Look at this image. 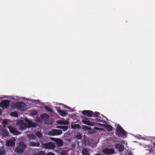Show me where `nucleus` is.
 Wrapping results in <instances>:
<instances>
[{
  "mask_svg": "<svg viewBox=\"0 0 155 155\" xmlns=\"http://www.w3.org/2000/svg\"><path fill=\"white\" fill-rule=\"evenodd\" d=\"M153 145L155 147V142L153 143Z\"/></svg>",
  "mask_w": 155,
  "mask_h": 155,
  "instance_id": "nucleus-43",
  "label": "nucleus"
},
{
  "mask_svg": "<svg viewBox=\"0 0 155 155\" xmlns=\"http://www.w3.org/2000/svg\"><path fill=\"white\" fill-rule=\"evenodd\" d=\"M45 109L47 110L48 111H51V109L50 108H49L47 106H45Z\"/></svg>",
  "mask_w": 155,
  "mask_h": 155,
  "instance_id": "nucleus-34",
  "label": "nucleus"
},
{
  "mask_svg": "<svg viewBox=\"0 0 155 155\" xmlns=\"http://www.w3.org/2000/svg\"><path fill=\"white\" fill-rule=\"evenodd\" d=\"M44 146L45 148L47 149H53L55 147V144L51 142L44 144Z\"/></svg>",
  "mask_w": 155,
  "mask_h": 155,
  "instance_id": "nucleus-7",
  "label": "nucleus"
},
{
  "mask_svg": "<svg viewBox=\"0 0 155 155\" xmlns=\"http://www.w3.org/2000/svg\"><path fill=\"white\" fill-rule=\"evenodd\" d=\"M5 150L0 149V155H5Z\"/></svg>",
  "mask_w": 155,
  "mask_h": 155,
  "instance_id": "nucleus-29",
  "label": "nucleus"
},
{
  "mask_svg": "<svg viewBox=\"0 0 155 155\" xmlns=\"http://www.w3.org/2000/svg\"><path fill=\"white\" fill-rule=\"evenodd\" d=\"M10 101L8 100H5L2 101L0 103V107L2 108H6L9 106Z\"/></svg>",
  "mask_w": 155,
  "mask_h": 155,
  "instance_id": "nucleus-5",
  "label": "nucleus"
},
{
  "mask_svg": "<svg viewBox=\"0 0 155 155\" xmlns=\"http://www.w3.org/2000/svg\"><path fill=\"white\" fill-rule=\"evenodd\" d=\"M55 108L57 109V112L62 116H64L67 114V113L65 111L61 110V108L59 107H55Z\"/></svg>",
  "mask_w": 155,
  "mask_h": 155,
  "instance_id": "nucleus-13",
  "label": "nucleus"
},
{
  "mask_svg": "<svg viewBox=\"0 0 155 155\" xmlns=\"http://www.w3.org/2000/svg\"><path fill=\"white\" fill-rule=\"evenodd\" d=\"M146 150L148 151H149V153L152 154H153L155 153V150L153 149V148H151L149 149H146Z\"/></svg>",
  "mask_w": 155,
  "mask_h": 155,
  "instance_id": "nucleus-22",
  "label": "nucleus"
},
{
  "mask_svg": "<svg viewBox=\"0 0 155 155\" xmlns=\"http://www.w3.org/2000/svg\"><path fill=\"white\" fill-rule=\"evenodd\" d=\"M71 127V128L73 129L80 128V126L78 124H74L73 125H72Z\"/></svg>",
  "mask_w": 155,
  "mask_h": 155,
  "instance_id": "nucleus-24",
  "label": "nucleus"
},
{
  "mask_svg": "<svg viewBox=\"0 0 155 155\" xmlns=\"http://www.w3.org/2000/svg\"><path fill=\"white\" fill-rule=\"evenodd\" d=\"M102 152L106 155H112L114 153L115 150L113 148H106L103 150Z\"/></svg>",
  "mask_w": 155,
  "mask_h": 155,
  "instance_id": "nucleus-6",
  "label": "nucleus"
},
{
  "mask_svg": "<svg viewBox=\"0 0 155 155\" xmlns=\"http://www.w3.org/2000/svg\"><path fill=\"white\" fill-rule=\"evenodd\" d=\"M75 137L78 140H81L82 138V136L80 134H79L76 135L75 136Z\"/></svg>",
  "mask_w": 155,
  "mask_h": 155,
  "instance_id": "nucleus-28",
  "label": "nucleus"
},
{
  "mask_svg": "<svg viewBox=\"0 0 155 155\" xmlns=\"http://www.w3.org/2000/svg\"><path fill=\"white\" fill-rule=\"evenodd\" d=\"M100 124L104 126L105 127L107 130L108 131H111L113 130V127L110 125H105L102 124Z\"/></svg>",
  "mask_w": 155,
  "mask_h": 155,
  "instance_id": "nucleus-16",
  "label": "nucleus"
},
{
  "mask_svg": "<svg viewBox=\"0 0 155 155\" xmlns=\"http://www.w3.org/2000/svg\"><path fill=\"white\" fill-rule=\"evenodd\" d=\"M83 129L84 130H88L91 129V128L87 126L84 125L83 126Z\"/></svg>",
  "mask_w": 155,
  "mask_h": 155,
  "instance_id": "nucleus-32",
  "label": "nucleus"
},
{
  "mask_svg": "<svg viewBox=\"0 0 155 155\" xmlns=\"http://www.w3.org/2000/svg\"><path fill=\"white\" fill-rule=\"evenodd\" d=\"M36 113H37V112H36H36H35V114H36Z\"/></svg>",
  "mask_w": 155,
  "mask_h": 155,
  "instance_id": "nucleus-47",
  "label": "nucleus"
},
{
  "mask_svg": "<svg viewBox=\"0 0 155 155\" xmlns=\"http://www.w3.org/2000/svg\"><path fill=\"white\" fill-rule=\"evenodd\" d=\"M26 122L28 123V127L29 128L35 127L37 126V124L31 120H30L28 119L26 120Z\"/></svg>",
  "mask_w": 155,
  "mask_h": 155,
  "instance_id": "nucleus-10",
  "label": "nucleus"
},
{
  "mask_svg": "<svg viewBox=\"0 0 155 155\" xmlns=\"http://www.w3.org/2000/svg\"><path fill=\"white\" fill-rule=\"evenodd\" d=\"M116 131V134L119 137L126 136V131L119 124H118L117 126Z\"/></svg>",
  "mask_w": 155,
  "mask_h": 155,
  "instance_id": "nucleus-2",
  "label": "nucleus"
},
{
  "mask_svg": "<svg viewBox=\"0 0 155 155\" xmlns=\"http://www.w3.org/2000/svg\"><path fill=\"white\" fill-rule=\"evenodd\" d=\"M68 128V127L67 126H63L62 129L64 131H66Z\"/></svg>",
  "mask_w": 155,
  "mask_h": 155,
  "instance_id": "nucleus-33",
  "label": "nucleus"
},
{
  "mask_svg": "<svg viewBox=\"0 0 155 155\" xmlns=\"http://www.w3.org/2000/svg\"><path fill=\"white\" fill-rule=\"evenodd\" d=\"M33 155H45V151H41L38 152L37 153L34 154Z\"/></svg>",
  "mask_w": 155,
  "mask_h": 155,
  "instance_id": "nucleus-25",
  "label": "nucleus"
},
{
  "mask_svg": "<svg viewBox=\"0 0 155 155\" xmlns=\"http://www.w3.org/2000/svg\"><path fill=\"white\" fill-rule=\"evenodd\" d=\"M2 123L4 125H6L8 124V122L7 120H4L2 121Z\"/></svg>",
  "mask_w": 155,
  "mask_h": 155,
  "instance_id": "nucleus-35",
  "label": "nucleus"
},
{
  "mask_svg": "<svg viewBox=\"0 0 155 155\" xmlns=\"http://www.w3.org/2000/svg\"><path fill=\"white\" fill-rule=\"evenodd\" d=\"M95 155H104L101 154L97 153V154H96Z\"/></svg>",
  "mask_w": 155,
  "mask_h": 155,
  "instance_id": "nucleus-40",
  "label": "nucleus"
},
{
  "mask_svg": "<svg viewBox=\"0 0 155 155\" xmlns=\"http://www.w3.org/2000/svg\"><path fill=\"white\" fill-rule=\"evenodd\" d=\"M64 107L68 109H69L70 108V107H68L66 105L64 106Z\"/></svg>",
  "mask_w": 155,
  "mask_h": 155,
  "instance_id": "nucleus-38",
  "label": "nucleus"
},
{
  "mask_svg": "<svg viewBox=\"0 0 155 155\" xmlns=\"http://www.w3.org/2000/svg\"><path fill=\"white\" fill-rule=\"evenodd\" d=\"M63 126H58L56 127L57 128H58V129H62Z\"/></svg>",
  "mask_w": 155,
  "mask_h": 155,
  "instance_id": "nucleus-37",
  "label": "nucleus"
},
{
  "mask_svg": "<svg viewBox=\"0 0 155 155\" xmlns=\"http://www.w3.org/2000/svg\"><path fill=\"white\" fill-rule=\"evenodd\" d=\"M26 145L23 142L19 143V146L15 149V152L18 154H21L24 151L25 149L26 148Z\"/></svg>",
  "mask_w": 155,
  "mask_h": 155,
  "instance_id": "nucleus-1",
  "label": "nucleus"
},
{
  "mask_svg": "<svg viewBox=\"0 0 155 155\" xmlns=\"http://www.w3.org/2000/svg\"><path fill=\"white\" fill-rule=\"evenodd\" d=\"M82 114L84 115L91 117L93 116V112L90 110H84L82 111Z\"/></svg>",
  "mask_w": 155,
  "mask_h": 155,
  "instance_id": "nucleus-11",
  "label": "nucleus"
},
{
  "mask_svg": "<svg viewBox=\"0 0 155 155\" xmlns=\"http://www.w3.org/2000/svg\"><path fill=\"white\" fill-rule=\"evenodd\" d=\"M62 131L59 130L54 129L48 133V134L50 136L59 135L62 134Z\"/></svg>",
  "mask_w": 155,
  "mask_h": 155,
  "instance_id": "nucleus-4",
  "label": "nucleus"
},
{
  "mask_svg": "<svg viewBox=\"0 0 155 155\" xmlns=\"http://www.w3.org/2000/svg\"><path fill=\"white\" fill-rule=\"evenodd\" d=\"M82 121L84 124L88 125L90 126H94V123L88 120V118L87 117H84V119L82 120Z\"/></svg>",
  "mask_w": 155,
  "mask_h": 155,
  "instance_id": "nucleus-9",
  "label": "nucleus"
},
{
  "mask_svg": "<svg viewBox=\"0 0 155 155\" xmlns=\"http://www.w3.org/2000/svg\"><path fill=\"white\" fill-rule=\"evenodd\" d=\"M36 135L39 138H41L42 137V134L39 131L36 133Z\"/></svg>",
  "mask_w": 155,
  "mask_h": 155,
  "instance_id": "nucleus-26",
  "label": "nucleus"
},
{
  "mask_svg": "<svg viewBox=\"0 0 155 155\" xmlns=\"http://www.w3.org/2000/svg\"><path fill=\"white\" fill-rule=\"evenodd\" d=\"M28 136L30 139H34L35 138V136L33 134H29Z\"/></svg>",
  "mask_w": 155,
  "mask_h": 155,
  "instance_id": "nucleus-27",
  "label": "nucleus"
},
{
  "mask_svg": "<svg viewBox=\"0 0 155 155\" xmlns=\"http://www.w3.org/2000/svg\"><path fill=\"white\" fill-rule=\"evenodd\" d=\"M68 152L66 150H63L61 151L60 155H68Z\"/></svg>",
  "mask_w": 155,
  "mask_h": 155,
  "instance_id": "nucleus-31",
  "label": "nucleus"
},
{
  "mask_svg": "<svg viewBox=\"0 0 155 155\" xmlns=\"http://www.w3.org/2000/svg\"><path fill=\"white\" fill-rule=\"evenodd\" d=\"M57 144L58 146H62L63 144V142L61 139H59L57 142Z\"/></svg>",
  "mask_w": 155,
  "mask_h": 155,
  "instance_id": "nucleus-21",
  "label": "nucleus"
},
{
  "mask_svg": "<svg viewBox=\"0 0 155 155\" xmlns=\"http://www.w3.org/2000/svg\"><path fill=\"white\" fill-rule=\"evenodd\" d=\"M8 128L9 129L10 132L13 134L14 135H17L18 134V132L12 126H10L8 127Z\"/></svg>",
  "mask_w": 155,
  "mask_h": 155,
  "instance_id": "nucleus-12",
  "label": "nucleus"
},
{
  "mask_svg": "<svg viewBox=\"0 0 155 155\" xmlns=\"http://www.w3.org/2000/svg\"><path fill=\"white\" fill-rule=\"evenodd\" d=\"M11 115L13 116L18 117V113L16 111L12 112L11 113Z\"/></svg>",
  "mask_w": 155,
  "mask_h": 155,
  "instance_id": "nucleus-23",
  "label": "nucleus"
},
{
  "mask_svg": "<svg viewBox=\"0 0 155 155\" xmlns=\"http://www.w3.org/2000/svg\"><path fill=\"white\" fill-rule=\"evenodd\" d=\"M59 104L61 105L62 104Z\"/></svg>",
  "mask_w": 155,
  "mask_h": 155,
  "instance_id": "nucleus-46",
  "label": "nucleus"
},
{
  "mask_svg": "<svg viewBox=\"0 0 155 155\" xmlns=\"http://www.w3.org/2000/svg\"><path fill=\"white\" fill-rule=\"evenodd\" d=\"M3 127H6V126H5V125H4V126H3Z\"/></svg>",
  "mask_w": 155,
  "mask_h": 155,
  "instance_id": "nucleus-45",
  "label": "nucleus"
},
{
  "mask_svg": "<svg viewBox=\"0 0 155 155\" xmlns=\"http://www.w3.org/2000/svg\"><path fill=\"white\" fill-rule=\"evenodd\" d=\"M94 128L95 130H98L99 129V128L97 127H95Z\"/></svg>",
  "mask_w": 155,
  "mask_h": 155,
  "instance_id": "nucleus-41",
  "label": "nucleus"
},
{
  "mask_svg": "<svg viewBox=\"0 0 155 155\" xmlns=\"http://www.w3.org/2000/svg\"><path fill=\"white\" fill-rule=\"evenodd\" d=\"M40 143L39 142H30L29 143V145L33 147H39L40 146Z\"/></svg>",
  "mask_w": 155,
  "mask_h": 155,
  "instance_id": "nucleus-19",
  "label": "nucleus"
},
{
  "mask_svg": "<svg viewBox=\"0 0 155 155\" xmlns=\"http://www.w3.org/2000/svg\"><path fill=\"white\" fill-rule=\"evenodd\" d=\"M98 121H100V122H102V121L101 120H98Z\"/></svg>",
  "mask_w": 155,
  "mask_h": 155,
  "instance_id": "nucleus-44",
  "label": "nucleus"
},
{
  "mask_svg": "<svg viewBox=\"0 0 155 155\" xmlns=\"http://www.w3.org/2000/svg\"><path fill=\"white\" fill-rule=\"evenodd\" d=\"M2 110L0 108V115H2Z\"/></svg>",
  "mask_w": 155,
  "mask_h": 155,
  "instance_id": "nucleus-39",
  "label": "nucleus"
},
{
  "mask_svg": "<svg viewBox=\"0 0 155 155\" xmlns=\"http://www.w3.org/2000/svg\"><path fill=\"white\" fill-rule=\"evenodd\" d=\"M49 115L46 113H43L40 116L41 119L42 120H47L49 118Z\"/></svg>",
  "mask_w": 155,
  "mask_h": 155,
  "instance_id": "nucleus-18",
  "label": "nucleus"
},
{
  "mask_svg": "<svg viewBox=\"0 0 155 155\" xmlns=\"http://www.w3.org/2000/svg\"><path fill=\"white\" fill-rule=\"evenodd\" d=\"M100 115V113L98 112H93V115L94 117H97Z\"/></svg>",
  "mask_w": 155,
  "mask_h": 155,
  "instance_id": "nucleus-30",
  "label": "nucleus"
},
{
  "mask_svg": "<svg viewBox=\"0 0 155 155\" xmlns=\"http://www.w3.org/2000/svg\"><path fill=\"white\" fill-rule=\"evenodd\" d=\"M9 132L6 129L4 128L2 130V135L3 137H6L9 135Z\"/></svg>",
  "mask_w": 155,
  "mask_h": 155,
  "instance_id": "nucleus-20",
  "label": "nucleus"
},
{
  "mask_svg": "<svg viewBox=\"0 0 155 155\" xmlns=\"http://www.w3.org/2000/svg\"><path fill=\"white\" fill-rule=\"evenodd\" d=\"M15 108L18 110H25L26 105L22 102H18L15 104Z\"/></svg>",
  "mask_w": 155,
  "mask_h": 155,
  "instance_id": "nucleus-3",
  "label": "nucleus"
},
{
  "mask_svg": "<svg viewBox=\"0 0 155 155\" xmlns=\"http://www.w3.org/2000/svg\"><path fill=\"white\" fill-rule=\"evenodd\" d=\"M127 155H132L131 153H130Z\"/></svg>",
  "mask_w": 155,
  "mask_h": 155,
  "instance_id": "nucleus-42",
  "label": "nucleus"
},
{
  "mask_svg": "<svg viewBox=\"0 0 155 155\" xmlns=\"http://www.w3.org/2000/svg\"><path fill=\"white\" fill-rule=\"evenodd\" d=\"M89 150L87 148H84L82 150V154L83 155H91L89 151Z\"/></svg>",
  "mask_w": 155,
  "mask_h": 155,
  "instance_id": "nucleus-17",
  "label": "nucleus"
},
{
  "mask_svg": "<svg viewBox=\"0 0 155 155\" xmlns=\"http://www.w3.org/2000/svg\"><path fill=\"white\" fill-rule=\"evenodd\" d=\"M115 147L116 149H118L120 152L123 151L124 149V145L121 144H116L115 145Z\"/></svg>",
  "mask_w": 155,
  "mask_h": 155,
  "instance_id": "nucleus-15",
  "label": "nucleus"
},
{
  "mask_svg": "<svg viewBox=\"0 0 155 155\" xmlns=\"http://www.w3.org/2000/svg\"><path fill=\"white\" fill-rule=\"evenodd\" d=\"M19 124V129L21 130H23L26 129L28 126L26 123H24L22 121H20L18 122Z\"/></svg>",
  "mask_w": 155,
  "mask_h": 155,
  "instance_id": "nucleus-8",
  "label": "nucleus"
},
{
  "mask_svg": "<svg viewBox=\"0 0 155 155\" xmlns=\"http://www.w3.org/2000/svg\"><path fill=\"white\" fill-rule=\"evenodd\" d=\"M47 155H55V154L52 152H49L47 153Z\"/></svg>",
  "mask_w": 155,
  "mask_h": 155,
  "instance_id": "nucleus-36",
  "label": "nucleus"
},
{
  "mask_svg": "<svg viewBox=\"0 0 155 155\" xmlns=\"http://www.w3.org/2000/svg\"><path fill=\"white\" fill-rule=\"evenodd\" d=\"M6 144L7 146L13 147L15 145V142L14 140L10 139L6 141Z\"/></svg>",
  "mask_w": 155,
  "mask_h": 155,
  "instance_id": "nucleus-14",
  "label": "nucleus"
}]
</instances>
